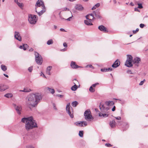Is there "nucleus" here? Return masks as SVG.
<instances>
[{"label":"nucleus","instance_id":"f257e3e1","mask_svg":"<svg viewBox=\"0 0 148 148\" xmlns=\"http://www.w3.org/2000/svg\"><path fill=\"white\" fill-rule=\"evenodd\" d=\"M42 98L41 95L40 93H31L27 97L28 103L32 107H35Z\"/></svg>","mask_w":148,"mask_h":148},{"label":"nucleus","instance_id":"f03ea898","mask_svg":"<svg viewBox=\"0 0 148 148\" xmlns=\"http://www.w3.org/2000/svg\"><path fill=\"white\" fill-rule=\"evenodd\" d=\"M21 121L24 123H26L25 127L27 130L37 127L36 123L35 122V121L34 120L32 116L23 118L22 119Z\"/></svg>","mask_w":148,"mask_h":148},{"label":"nucleus","instance_id":"7ed1b4c3","mask_svg":"<svg viewBox=\"0 0 148 148\" xmlns=\"http://www.w3.org/2000/svg\"><path fill=\"white\" fill-rule=\"evenodd\" d=\"M38 20L37 16L34 14H30L28 15V20L30 24H34Z\"/></svg>","mask_w":148,"mask_h":148},{"label":"nucleus","instance_id":"20e7f679","mask_svg":"<svg viewBox=\"0 0 148 148\" xmlns=\"http://www.w3.org/2000/svg\"><path fill=\"white\" fill-rule=\"evenodd\" d=\"M35 61L37 64L39 65H41L42 62V59L41 55L36 52H35Z\"/></svg>","mask_w":148,"mask_h":148},{"label":"nucleus","instance_id":"39448f33","mask_svg":"<svg viewBox=\"0 0 148 148\" xmlns=\"http://www.w3.org/2000/svg\"><path fill=\"white\" fill-rule=\"evenodd\" d=\"M91 112L89 110H86L84 114V115L85 117V119L88 121L90 120L92 118V116L91 114Z\"/></svg>","mask_w":148,"mask_h":148},{"label":"nucleus","instance_id":"423d86ee","mask_svg":"<svg viewBox=\"0 0 148 148\" xmlns=\"http://www.w3.org/2000/svg\"><path fill=\"white\" fill-rule=\"evenodd\" d=\"M35 11L37 12V9L38 8L40 7L41 8H45L43 2L40 0H38L36 2L35 5Z\"/></svg>","mask_w":148,"mask_h":148},{"label":"nucleus","instance_id":"0eeeda50","mask_svg":"<svg viewBox=\"0 0 148 148\" xmlns=\"http://www.w3.org/2000/svg\"><path fill=\"white\" fill-rule=\"evenodd\" d=\"M70 103H68L66 106V110L71 118H73L74 116L73 111H71L70 110Z\"/></svg>","mask_w":148,"mask_h":148},{"label":"nucleus","instance_id":"6e6552de","mask_svg":"<svg viewBox=\"0 0 148 148\" xmlns=\"http://www.w3.org/2000/svg\"><path fill=\"white\" fill-rule=\"evenodd\" d=\"M140 61V59L139 58L136 57L134 58L133 60V63L135 65L136 67H137L139 66Z\"/></svg>","mask_w":148,"mask_h":148},{"label":"nucleus","instance_id":"1a4fd4ad","mask_svg":"<svg viewBox=\"0 0 148 148\" xmlns=\"http://www.w3.org/2000/svg\"><path fill=\"white\" fill-rule=\"evenodd\" d=\"M14 37L16 40L19 41H21V37L20 36V34L18 32L16 31L15 32Z\"/></svg>","mask_w":148,"mask_h":148},{"label":"nucleus","instance_id":"9d476101","mask_svg":"<svg viewBox=\"0 0 148 148\" xmlns=\"http://www.w3.org/2000/svg\"><path fill=\"white\" fill-rule=\"evenodd\" d=\"M88 15H87L86 16V19H88L89 20H85L84 21V23L85 24L87 25H92V24L91 23V21H92L91 19H89V18L88 17Z\"/></svg>","mask_w":148,"mask_h":148},{"label":"nucleus","instance_id":"9b49d317","mask_svg":"<svg viewBox=\"0 0 148 148\" xmlns=\"http://www.w3.org/2000/svg\"><path fill=\"white\" fill-rule=\"evenodd\" d=\"M93 13L95 16L97 18L101 19V17L100 15V12L99 11L97 10L94 11H93Z\"/></svg>","mask_w":148,"mask_h":148},{"label":"nucleus","instance_id":"f8f14e48","mask_svg":"<svg viewBox=\"0 0 148 148\" xmlns=\"http://www.w3.org/2000/svg\"><path fill=\"white\" fill-rule=\"evenodd\" d=\"M120 65V61L117 59L113 63L112 66L113 68H116L119 66Z\"/></svg>","mask_w":148,"mask_h":148},{"label":"nucleus","instance_id":"ddd939ff","mask_svg":"<svg viewBox=\"0 0 148 148\" xmlns=\"http://www.w3.org/2000/svg\"><path fill=\"white\" fill-rule=\"evenodd\" d=\"M71 67L73 69H76L77 68H80V67L76 64L75 62L73 61H71Z\"/></svg>","mask_w":148,"mask_h":148},{"label":"nucleus","instance_id":"4468645a","mask_svg":"<svg viewBox=\"0 0 148 148\" xmlns=\"http://www.w3.org/2000/svg\"><path fill=\"white\" fill-rule=\"evenodd\" d=\"M98 29L101 31L103 32H104L106 33L108 32L106 28L103 25L99 26Z\"/></svg>","mask_w":148,"mask_h":148},{"label":"nucleus","instance_id":"2eb2a0df","mask_svg":"<svg viewBox=\"0 0 148 148\" xmlns=\"http://www.w3.org/2000/svg\"><path fill=\"white\" fill-rule=\"evenodd\" d=\"M15 110L18 114H20L22 110L21 107L20 106H17L15 107Z\"/></svg>","mask_w":148,"mask_h":148},{"label":"nucleus","instance_id":"dca6fc26","mask_svg":"<svg viewBox=\"0 0 148 148\" xmlns=\"http://www.w3.org/2000/svg\"><path fill=\"white\" fill-rule=\"evenodd\" d=\"M113 69L111 68H103L101 69V71L102 72H106L108 71H112Z\"/></svg>","mask_w":148,"mask_h":148},{"label":"nucleus","instance_id":"f3484780","mask_svg":"<svg viewBox=\"0 0 148 148\" xmlns=\"http://www.w3.org/2000/svg\"><path fill=\"white\" fill-rule=\"evenodd\" d=\"M75 8L77 10L79 11L82 10L84 9L82 5L79 4L76 5L75 6Z\"/></svg>","mask_w":148,"mask_h":148},{"label":"nucleus","instance_id":"a211bd4d","mask_svg":"<svg viewBox=\"0 0 148 148\" xmlns=\"http://www.w3.org/2000/svg\"><path fill=\"white\" fill-rule=\"evenodd\" d=\"M132 61L126 60L125 62V65L127 67H132L133 66Z\"/></svg>","mask_w":148,"mask_h":148},{"label":"nucleus","instance_id":"6ab92c4d","mask_svg":"<svg viewBox=\"0 0 148 148\" xmlns=\"http://www.w3.org/2000/svg\"><path fill=\"white\" fill-rule=\"evenodd\" d=\"M105 104L107 106H112L114 104V103L113 101H107L105 102Z\"/></svg>","mask_w":148,"mask_h":148},{"label":"nucleus","instance_id":"aec40b11","mask_svg":"<svg viewBox=\"0 0 148 148\" xmlns=\"http://www.w3.org/2000/svg\"><path fill=\"white\" fill-rule=\"evenodd\" d=\"M28 47V45L27 44H23L22 45H21L19 46V48L21 49H23L25 51Z\"/></svg>","mask_w":148,"mask_h":148},{"label":"nucleus","instance_id":"412c9836","mask_svg":"<svg viewBox=\"0 0 148 148\" xmlns=\"http://www.w3.org/2000/svg\"><path fill=\"white\" fill-rule=\"evenodd\" d=\"M41 8L42 9V10H40V11L38 12V11H37V13L38 14L39 16L41 15L46 11L45 7V8Z\"/></svg>","mask_w":148,"mask_h":148},{"label":"nucleus","instance_id":"4be33fe9","mask_svg":"<svg viewBox=\"0 0 148 148\" xmlns=\"http://www.w3.org/2000/svg\"><path fill=\"white\" fill-rule=\"evenodd\" d=\"M8 88V87L7 86H0V91H3Z\"/></svg>","mask_w":148,"mask_h":148},{"label":"nucleus","instance_id":"5701e85b","mask_svg":"<svg viewBox=\"0 0 148 148\" xmlns=\"http://www.w3.org/2000/svg\"><path fill=\"white\" fill-rule=\"evenodd\" d=\"M110 125L112 128H114L115 126L116 123L115 120H113L110 122Z\"/></svg>","mask_w":148,"mask_h":148},{"label":"nucleus","instance_id":"b1692460","mask_svg":"<svg viewBox=\"0 0 148 148\" xmlns=\"http://www.w3.org/2000/svg\"><path fill=\"white\" fill-rule=\"evenodd\" d=\"M74 85L71 87V89L73 91H75L78 88L76 84L74 82Z\"/></svg>","mask_w":148,"mask_h":148},{"label":"nucleus","instance_id":"393cba45","mask_svg":"<svg viewBox=\"0 0 148 148\" xmlns=\"http://www.w3.org/2000/svg\"><path fill=\"white\" fill-rule=\"evenodd\" d=\"M108 115L106 114L101 113H99V116H103V117H106L108 116Z\"/></svg>","mask_w":148,"mask_h":148},{"label":"nucleus","instance_id":"a878e982","mask_svg":"<svg viewBox=\"0 0 148 148\" xmlns=\"http://www.w3.org/2000/svg\"><path fill=\"white\" fill-rule=\"evenodd\" d=\"M132 58L133 57L131 55H127V59L126 60H128L129 61H132Z\"/></svg>","mask_w":148,"mask_h":148},{"label":"nucleus","instance_id":"bb28decb","mask_svg":"<svg viewBox=\"0 0 148 148\" xmlns=\"http://www.w3.org/2000/svg\"><path fill=\"white\" fill-rule=\"evenodd\" d=\"M1 68L3 71H5L7 70L6 66L2 64L1 65Z\"/></svg>","mask_w":148,"mask_h":148},{"label":"nucleus","instance_id":"cd10ccee","mask_svg":"<svg viewBox=\"0 0 148 148\" xmlns=\"http://www.w3.org/2000/svg\"><path fill=\"white\" fill-rule=\"evenodd\" d=\"M4 96L8 98H10L12 97L13 95L11 93H7Z\"/></svg>","mask_w":148,"mask_h":148},{"label":"nucleus","instance_id":"c85d7f7f","mask_svg":"<svg viewBox=\"0 0 148 148\" xmlns=\"http://www.w3.org/2000/svg\"><path fill=\"white\" fill-rule=\"evenodd\" d=\"M53 42L52 39H50L48 40L47 42V44L48 45L52 44L53 43Z\"/></svg>","mask_w":148,"mask_h":148},{"label":"nucleus","instance_id":"c756f323","mask_svg":"<svg viewBox=\"0 0 148 148\" xmlns=\"http://www.w3.org/2000/svg\"><path fill=\"white\" fill-rule=\"evenodd\" d=\"M78 104V103L77 101H74L73 102L71 103V105L73 106L74 107H75Z\"/></svg>","mask_w":148,"mask_h":148},{"label":"nucleus","instance_id":"7c9ffc66","mask_svg":"<svg viewBox=\"0 0 148 148\" xmlns=\"http://www.w3.org/2000/svg\"><path fill=\"white\" fill-rule=\"evenodd\" d=\"M47 89H48V90L50 91L52 94H53L55 92V90L54 89H51L49 87H47Z\"/></svg>","mask_w":148,"mask_h":148},{"label":"nucleus","instance_id":"2f4dec72","mask_svg":"<svg viewBox=\"0 0 148 148\" xmlns=\"http://www.w3.org/2000/svg\"><path fill=\"white\" fill-rule=\"evenodd\" d=\"M84 132L83 131H80L79 132V135L81 137L83 136Z\"/></svg>","mask_w":148,"mask_h":148},{"label":"nucleus","instance_id":"473e14b6","mask_svg":"<svg viewBox=\"0 0 148 148\" xmlns=\"http://www.w3.org/2000/svg\"><path fill=\"white\" fill-rule=\"evenodd\" d=\"M24 91L25 92H29L31 91V90L29 88H24Z\"/></svg>","mask_w":148,"mask_h":148},{"label":"nucleus","instance_id":"72a5a7b5","mask_svg":"<svg viewBox=\"0 0 148 148\" xmlns=\"http://www.w3.org/2000/svg\"><path fill=\"white\" fill-rule=\"evenodd\" d=\"M89 91L92 92H95V90L92 87V86H90L89 88Z\"/></svg>","mask_w":148,"mask_h":148},{"label":"nucleus","instance_id":"f704fd0d","mask_svg":"<svg viewBox=\"0 0 148 148\" xmlns=\"http://www.w3.org/2000/svg\"><path fill=\"white\" fill-rule=\"evenodd\" d=\"M137 5H138L137 7L138 8L140 9H141L143 8V6L141 3H138Z\"/></svg>","mask_w":148,"mask_h":148},{"label":"nucleus","instance_id":"c9c22d12","mask_svg":"<svg viewBox=\"0 0 148 148\" xmlns=\"http://www.w3.org/2000/svg\"><path fill=\"white\" fill-rule=\"evenodd\" d=\"M99 107H100V110H101V111L103 112L102 110H104L105 109V107L104 106V105H102V106L101 107V105H100Z\"/></svg>","mask_w":148,"mask_h":148},{"label":"nucleus","instance_id":"e433bc0d","mask_svg":"<svg viewBox=\"0 0 148 148\" xmlns=\"http://www.w3.org/2000/svg\"><path fill=\"white\" fill-rule=\"evenodd\" d=\"M73 16L72 15L69 18H67L66 19H65L64 18H62V19L65 20H67V21H71V18Z\"/></svg>","mask_w":148,"mask_h":148},{"label":"nucleus","instance_id":"4c0bfd02","mask_svg":"<svg viewBox=\"0 0 148 148\" xmlns=\"http://www.w3.org/2000/svg\"><path fill=\"white\" fill-rule=\"evenodd\" d=\"M17 4L19 7H20L21 8H22L23 7V5L22 3H20L18 2L17 3Z\"/></svg>","mask_w":148,"mask_h":148},{"label":"nucleus","instance_id":"58836bf2","mask_svg":"<svg viewBox=\"0 0 148 148\" xmlns=\"http://www.w3.org/2000/svg\"><path fill=\"white\" fill-rule=\"evenodd\" d=\"M85 67L86 68H88L89 67L93 69H94V67L92 65H86Z\"/></svg>","mask_w":148,"mask_h":148},{"label":"nucleus","instance_id":"ea45409f","mask_svg":"<svg viewBox=\"0 0 148 148\" xmlns=\"http://www.w3.org/2000/svg\"><path fill=\"white\" fill-rule=\"evenodd\" d=\"M80 124H81V121L80 122H76L74 123V124L77 126H80Z\"/></svg>","mask_w":148,"mask_h":148},{"label":"nucleus","instance_id":"a19ab883","mask_svg":"<svg viewBox=\"0 0 148 148\" xmlns=\"http://www.w3.org/2000/svg\"><path fill=\"white\" fill-rule=\"evenodd\" d=\"M33 70V66H31L28 69V71L30 72H31Z\"/></svg>","mask_w":148,"mask_h":148},{"label":"nucleus","instance_id":"79ce46f5","mask_svg":"<svg viewBox=\"0 0 148 148\" xmlns=\"http://www.w3.org/2000/svg\"><path fill=\"white\" fill-rule=\"evenodd\" d=\"M88 15V18H89L88 17L89 16H92V19L93 20V19H95V18L94 17V15L93 14H89Z\"/></svg>","mask_w":148,"mask_h":148},{"label":"nucleus","instance_id":"37998d69","mask_svg":"<svg viewBox=\"0 0 148 148\" xmlns=\"http://www.w3.org/2000/svg\"><path fill=\"white\" fill-rule=\"evenodd\" d=\"M52 66H48V67H47V68L46 71H50V70H51V69H52Z\"/></svg>","mask_w":148,"mask_h":148},{"label":"nucleus","instance_id":"c03bdc74","mask_svg":"<svg viewBox=\"0 0 148 148\" xmlns=\"http://www.w3.org/2000/svg\"><path fill=\"white\" fill-rule=\"evenodd\" d=\"M139 30V29L138 28H137V29H136L135 30H133V34H135L136 33V32H138V31Z\"/></svg>","mask_w":148,"mask_h":148},{"label":"nucleus","instance_id":"a18cd8bd","mask_svg":"<svg viewBox=\"0 0 148 148\" xmlns=\"http://www.w3.org/2000/svg\"><path fill=\"white\" fill-rule=\"evenodd\" d=\"M105 146L107 147H110L112 146V145L109 143H106L105 145Z\"/></svg>","mask_w":148,"mask_h":148},{"label":"nucleus","instance_id":"49530a36","mask_svg":"<svg viewBox=\"0 0 148 148\" xmlns=\"http://www.w3.org/2000/svg\"><path fill=\"white\" fill-rule=\"evenodd\" d=\"M145 81V79H144L142 81H141L140 82V83L139 84V85H143V84L144 82Z\"/></svg>","mask_w":148,"mask_h":148},{"label":"nucleus","instance_id":"de8ad7c7","mask_svg":"<svg viewBox=\"0 0 148 148\" xmlns=\"http://www.w3.org/2000/svg\"><path fill=\"white\" fill-rule=\"evenodd\" d=\"M98 84H99V83H96L95 84H92L91 86H92V87H96V86L97 85H98Z\"/></svg>","mask_w":148,"mask_h":148},{"label":"nucleus","instance_id":"09e8293b","mask_svg":"<svg viewBox=\"0 0 148 148\" xmlns=\"http://www.w3.org/2000/svg\"><path fill=\"white\" fill-rule=\"evenodd\" d=\"M145 26L144 24L143 23H141L140 25V27L142 28H143Z\"/></svg>","mask_w":148,"mask_h":148},{"label":"nucleus","instance_id":"8fccbe9b","mask_svg":"<svg viewBox=\"0 0 148 148\" xmlns=\"http://www.w3.org/2000/svg\"><path fill=\"white\" fill-rule=\"evenodd\" d=\"M52 105H53V108L54 109L56 110H57V108L56 107V104L54 103H52Z\"/></svg>","mask_w":148,"mask_h":148},{"label":"nucleus","instance_id":"3c124183","mask_svg":"<svg viewBox=\"0 0 148 148\" xmlns=\"http://www.w3.org/2000/svg\"><path fill=\"white\" fill-rule=\"evenodd\" d=\"M63 45L64 47L66 48L67 47V44L66 42H64L63 44Z\"/></svg>","mask_w":148,"mask_h":148},{"label":"nucleus","instance_id":"603ef678","mask_svg":"<svg viewBox=\"0 0 148 148\" xmlns=\"http://www.w3.org/2000/svg\"><path fill=\"white\" fill-rule=\"evenodd\" d=\"M82 122H84V123H83V125H84V127L86 126L87 125V123L86 122L84 121H82Z\"/></svg>","mask_w":148,"mask_h":148},{"label":"nucleus","instance_id":"864d4df0","mask_svg":"<svg viewBox=\"0 0 148 148\" xmlns=\"http://www.w3.org/2000/svg\"><path fill=\"white\" fill-rule=\"evenodd\" d=\"M100 5V4L99 3H97V4H95V7H96V8H97V7H99Z\"/></svg>","mask_w":148,"mask_h":148},{"label":"nucleus","instance_id":"5fc2aeb1","mask_svg":"<svg viewBox=\"0 0 148 148\" xmlns=\"http://www.w3.org/2000/svg\"><path fill=\"white\" fill-rule=\"evenodd\" d=\"M56 96H58V97H59L60 98H62L63 97V95H60V94H57L56 95Z\"/></svg>","mask_w":148,"mask_h":148},{"label":"nucleus","instance_id":"6e6d98bb","mask_svg":"<svg viewBox=\"0 0 148 148\" xmlns=\"http://www.w3.org/2000/svg\"><path fill=\"white\" fill-rule=\"evenodd\" d=\"M115 118L117 120H121V118L120 116L115 117Z\"/></svg>","mask_w":148,"mask_h":148},{"label":"nucleus","instance_id":"4d7b16f0","mask_svg":"<svg viewBox=\"0 0 148 148\" xmlns=\"http://www.w3.org/2000/svg\"><path fill=\"white\" fill-rule=\"evenodd\" d=\"M127 73L129 74H132V73L131 71V70H129L127 71Z\"/></svg>","mask_w":148,"mask_h":148},{"label":"nucleus","instance_id":"13d9d810","mask_svg":"<svg viewBox=\"0 0 148 148\" xmlns=\"http://www.w3.org/2000/svg\"><path fill=\"white\" fill-rule=\"evenodd\" d=\"M66 10L69 11V9L68 8H63V11H66Z\"/></svg>","mask_w":148,"mask_h":148},{"label":"nucleus","instance_id":"bf43d9fd","mask_svg":"<svg viewBox=\"0 0 148 148\" xmlns=\"http://www.w3.org/2000/svg\"><path fill=\"white\" fill-rule=\"evenodd\" d=\"M27 148H34L33 146L31 145H28L26 146Z\"/></svg>","mask_w":148,"mask_h":148},{"label":"nucleus","instance_id":"052dcab7","mask_svg":"<svg viewBox=\"0 0 148 148\" xmlns=\"http://www.w3.org/2000/svg\"><path fill=\"white\" fill-rule=\"evenodd\" d=\"M46 73L49 75H50L51 73L50 71H46Z\"/></svg>","mask_w":148,"mask_h":148},{"label":"nucleus","instance_id":"680f3d73","mask_svg":"<svg viewBox=\"0 0 148 148\" xmlns=\"http://www.w3.org/2000/svg\"><path fill=\"white\" fill-rule=\"evenodd\" d=\"M81 124H80V127H84V126L83 125V123L84 122H82V121H81Z\"/></svg>","mask_w":148,"mask_h":148},{"label":"nucleus","instance_id":"e2e57ef3","mask_svg":"<svg viewBox=\"0 0 148 148\" xmlns=\"http://www.w3.org/2000/svg\"><path fill=\"white\" fill-rule=\"evenodd\" d=\"M138 8L137 7L136 8H135L134 9V10L135 11H137V12H139V9H138Z\"/></svg>","mask_w":148,"mask_h":148},{"label":"nucleus","instance_id":"0e129e2a","mask_svg":"<svg viewBox=\"0 0 148 148\" xmlns=\"http://www.w3.org/2000/svg\"><path fill=\"white\" fill-rule=\"evenodd\" d=\"M115 107L114 106L112 109V111L113 112L115 111Z\"/></svg>","mask_w":148,"mask_h":148},{"label":"nucleus","instance_id":"69168bd1","mask_svg":"<svg viewBox=\"0 0 148 148\" xmlns=\"http://www.w3.org/2000/svg\"><path fill=\"white\" fill-rule=\"evenodd\" d=\"M60 30L62 32H65V30L63 28H61L60 29Z\"/></svg>","mask_w":148,"mask_h":148},{"label":"nucleus","instance_id":"338daca9","mask_svg":"<svg viewBox=\"0 0 148 148\" xmlns=\"http://www.w3.org/2000/svg\"><path fill=\"white\" fill-rule=\"evenodd\" d=\"M66 51V49L65 48L62 49L61 50V51Z\"/></svg>","mask_w":148,"mask_h":148},{"label":"nucleus","instance_id":"774afa93","mask_svg":"<svg viewBox=\"0 0 148 148\" xmlns=\"http://www.w3.org/2000/svg\"><path fill=\"white\" fill-rule=\"evenodd\" d=\"M41 73H42V75H43V77L45 78H46V77L45 76V75L43 74V73L42 72H41Z\"/></svg>","mask_w":148,"mask_h":148}]
</instances>
